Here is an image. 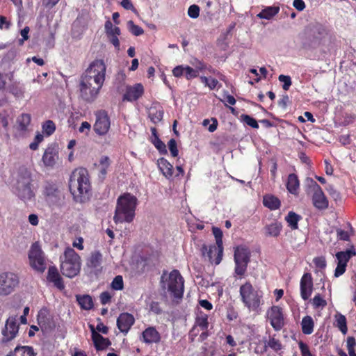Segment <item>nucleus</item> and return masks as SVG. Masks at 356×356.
<instances>
[{"mask_svg":"<svg viewBox=\"0 0 356 356\" xmlns=\"http://www.w3.org/2000/svg\"><path fill=\"white\" fill-rule=\"evenodd\" d=\"M157 165L162 174L170 179L173 175V166L168 161L164 158H161L157 161Z\"/></svg>","mask_w":356,"mask_h":356,"instance_id":"24","label":"nucleus"},{"mask_svg":"<svg viewBox=\"0 0 356 356\" xmlns=\"http://www.w3.org/2000/svg\"><path fill=\"white\" fill-rule=\"evenodd\" d=\"M298 346L302 356H313L309 350V346L306 343L302 341H300L298 343Z\"/></svg>","mask_w":356,"mask_h":356,"instance_id":"51","label":"nucleus"},{"mask_svg":"<svg viewBox=\"0 0 356 356\" xmlns=\"http://www.w3.org/2000/svg\"><path fill=\"white\" fill-rule=\"evenodd\" d=\"M29 222L33 226L38 225L39 223L38 216L36 214H30L29 216Z\"/></svg>","mask_w":356,"mask_h":356,"instance_id":"64","label":"nucleus"},{"mask_svg":"<svg viewBox=\"0 0 356 356\" xmlns=\"http://www.w3.org/2000/svg\"><path fill=\"white\" fill-rule=\"evenodd\" d=\"M14 194L24 202L32 201L35 193L32 188L31 173L27 169H21L13 186Z\"/></svg>","mask_w":356,"mask_h":356,"instance_id":"4","label":"nucleus"},{"mask_svg":"<svg viewBox=\"0 0 356 356\" xmlns=\"http://www.w3.org/2000/svg\"><path fill=\"white\" fill-rule=\"evenodd\" d=\"M106 65L102 59L93 60L81 75L79 88V97L88 103L98 97L106 79Z\"/></svg>","mask_w":356,"mask_h":356,"instance_id":"1","label":"nucleus"},{"mask_svg":"<svg viewBox=\"0 0 356 356\" xmlns=\"http://www.w3.org/2000/svg\"><path fill=\"white\" fill-rule=\"evenodd\" d=\"M60 269L62 274L67 277H74L81 270V261L80 256L70 247L65 249L60 256Z\"/></svg>","mask_w":356,"mask_h":356,"instance_id":"5","label":"nucleus"},{"mask_svg":"<svg viewBox=\"0 0 356 356\" xmlns=\"http://www.w3.org/2000/svg\"><path fill=\"white\" fill-rule=\"evenodd\" d=\"M293 5L299 11L303 10L305 8V3L302 0H294Z\"/></svg>","mask_w":356,"mask_h":356,"instance_id":"62","label":"nucleus"},{"mask_svg":"<svg viewBox=\"0 0 356 356\" xmlns=\"http://www.w3.org/2000/svg\"><path fill=\"white\" fill-rule=\"evenodd\" d=\"M129 31L134 35L138 36L143 34V29L138 25L134 24L133 21H129L127 22Z\"/></svg>","mask_w":356,"mask_h":356,"instance_id":"41","label":"nucleus"},{"mask_svg":"<svg viewBox=\"0 0 356 356\" xmlns=\"http://www.w3.org/2000/svg\"><path fill=\"white\" fill-rule=\"evenodd\" d=\"M31 122V115L27 113L20 115L15 124V135L18 137H23L29 131V127Z\"/></svg>","mask_w":356,"mask_h":356,"instance_id":"18","label":"nucleus"},{"mask_svg":"<svg viewBox=\"0 0 356 356\" xmlns=\"http://www.w3.org/2000/svg\"><path fill=\"white\" fill-rule=\"evenodd\" d=\"M301 217L293 211H290L288 215L285 217V220L288 223V225L292 229H298V222L300 220Z\"/></svg>","mask_w":356,"mask_h":356,"instance_id":"36","label":"nucleus"},{"mask_svg":"<svg viewBox=\"0 0 356 356\" xmlns=\"http://www.w3.org/2000/svg\"><path fill=\"white\" fill-rule=\"evenodd\" d=\"M356 345L355 339L353 337H348L347 339V349L348 351L351 350H354L355 346Z\"/></svg>","mask_w":356,"mask_h":356,"instance_id":"63","label":"nucleus"},{"mask_svg":"<svg viewBox=\"0 0 356 356\" xmlns=\"http://www.w3.org/2000/svg\"><path fill=\"white\" fill-rule=\"evenodd\" d=\"M241 118L242 121L243 122H245L246 124H248V126H250L252 128H254V129L259 128V124H258L257 120L255 119H254L253 118H252L251 116H250L248 115L243 114V115H241Z\"/></svg>","mask_w":356,"mask_h":356,"instance_id":"43","label":"nucleus"},{"mask_svg":"<svg viewBox=\"0 0 356 356\" xmlns=\"http://www.w3.org/2000/svg\"><path fill=\"white\" fill-rule=\"evenodd\" d=\"M356 252L353 248L351 249L347 250L346 251L339 252L336 254V257L338 260V263L344 264L347 266V263L349 259L354 255H355Z\"/></svg>","mask_w":356,"mask_h":356,"instance_id":"29","label":"nucleus"},{"mask_svg":"<svg viewBox=\"0 0 356 356\" xmlns=\"http://www.w3.org/2000/svg\"><path fill=\"white\" fill-rule=\"evenodd\" d=\"M185 66L179 65L173 69L172 74L175 77H180L182 75L185 74Z\"/></svg>","mask_w":356,"mask_h":356,"instance_id":"57","label":"nucleus"},{"mask_svg":"<svg viewBox=\"0 0 356 356\" xmlns=\"http://www.w3.org/2000/svg\"><path fill=\"white\" fill-rule=\"evenodd\" d=\"M111 287L114 290H122L123 289V279L121 275L116 276L111 282Z\"/></svg>","mask_w":356,"mask_h":356,"instance_id":"46","label":"nucleus"},{"mask_svg":"<svg viewBox=\"0 0 356 356\" xmlns=\"http://www.w3.org/2000/svg\"><path fill=\"white\" fill-rule=\"evenodd\" d=\"M91 126L90 124L88 122H83L79 128V131L80 133H83L88 134L90 130Z\"/></svg>","mask_w":356,"mask_h":356,"instance_id":"59","label":"nucleus"},{"mask_svg":"<svg viewBox=\"0 0 356 356\" xmlns=\"http://www.w3.org/2000/svg\"><path fill=\"white\" fill-rule=\"evenodd\" d=\"M202 254L204 257H207L211 264L218 265L222 258L223 246L213 244L203 245L201 249Z\"/></svg>","mask_w":356,"mask_h":356,"instance_id":"13","label":"nucleus"},{"mask_svg":"<svg viewBox=\"0 0 356 356\" xmlns=\"http://www.w3.org/2000/svg\"><path fill=\"white\" fill-rule=\"evenodd\" d=\"M314 323L310 316H305L301 321L302 331L305 334H310L314 331Z\"/></svg>","mask_w":356,"mask_h":356,"instance_id":"30","label":"nucleus"},{"mask_svg":"<svg viewBox=\"0 0 356 356\" xmlns=\"http://www.w3.org/2000/svg\"><path fill=\"white\" fill-rule=\"evenodd\" d=\"M58 160V148L54 145H49L42 156V161L46 166H54Z\"/></svg>","mask_w":356,"mask_h":356,"instance_id":"19","label":"nucleus"},{"mask_svg":"<svg viewBox=\"0 0 356 356\" xmlns=\"http://www.w3.org/2000/svg\"><path fill=\"white\" fill-rule=\"evenodd\" d=\"M47 279L49 282H52L59 290H63L65 288L63 279L56 266H54L49 268Z\"/></svg>","mask_w":356,"mask_h":356,"instance_id":"22","label":"nucleus"},{"mask_svg":"<svg viewBox=\"0 0 356 356\" xmlns=\"http://www.w3.org/2000/svg\"><path fill=\"white\" fill-rule=\"evenodd\" d=\"M111 165L110 159L107 156H102L97 163H95V167L100 174L102 177H104L107 173L108 169Z\"/></svg>","mask_w":356,"mask_h":356,"instance_id":"26","label":"nucleus"},{"mask_svg":"<svg viewBox=\"0 0 356 356\" xmlns=\"http://www.w3.org/2000/svg\"><path fill=\"white\" fill-rule=\"evenodd\" d=\"M337 327L340 330V331L346 334L347 333L348 329L346 326V318L343 315H339L337 318Z\"/></svg>","mask_w":356,"mask_h":356,"instance_id":"42","label":"nucleus"},{"mask_svg":"<svg viewBox=\"0 0 356 356\" xmlns=\"http://www.w3.org/2000/svg\"><path fill=\"white\" fill-rule=\"evenodd\" d=\"M7 356H35V354L30 346H18Z\"/></svg>","mask_w":356,"mask_h":356,"instance_id":"27","label":"nucleus"},{"mask_svg":"<svg viewBox=\"0 0 356 356\" xmlns=\"http://www.w3.org/2000/svg\"><path fill=\"white\" fill-rule=\"evenodd\" d=\"M263 203L265 207L271 210L277 209L280 206L279 199L273 195H266L264 197Z\"/></svg>","mask_w":356,"mask_h":356,"instance_id":"33","label":"nucleus"},{"mask_svg":"<svg viewBox=\"0 0 356 356\" xmlns=\"http://www.w3.org/2000/svg\"><path fill=\"white\" fill-rule=\"evenodd\" d=\"M185 76L188 80L195 78L198 76L197 70H195L189 66H185Z\"/></svg>","mask_w":356,"mask_h":356,"instance_id":"49","label":"nucleus"},{"mask_svg":"<svg viewBox=\"0 0 356 356\" xmlns=\"http://www.w3.org/2000/svg\"><path fill=\"white\" fill-rule=\"evenodd\" d=\"M118 35H120V34L107 35L110 42L113 44L117 50H120V41L118 40Z\"/></svg>","mask_w":356,"mask_h":356,"instance_id":"56","label":"nucleus"},{"mask_svg":"<svg viewBox=\"0 0 356 356\" xmlns=\"http://www.w3.org/2000/svg\"><path fill=\"white\" fill-rule=\"evenodd\" d=\"M200 81L203 83L205 86L208 87L211 90H213L216 88L218 84V81L212 77L200 76Z\"/></svg>","mask_w":356,"mask_h":356,"instance_id":"38","label":"nucleus"},{"mask_svg":"<svg viewBox=\"0 0 356 356\" xmlns=\"http://www.w3.org/2000/svg\"><path fill=\"white\" fill-rule=\"evenodd\" d=\"M58 190L54 184H48L46 185L43 194L49 200H54L58 195Z\"/></svg>","mask_w":356,"mask_h":356,"instance_id":"35","label":"nucleus"},{"mask_svg":"<svg viewBox=\"0 0 356 356\" xmlns=\"http://www.w3.org/2000/svg\"><path fill=\"white\" fill-rule=\"evenodd\" d=\"M168 148L171 153V155L173 157H176L178 155V149L177 147V142L175 139L172 138L169 140L168 143Z\"/></svg>","mask_w":356,"mask_h":356,"instance_id":"50","label":"nucleus"},{"mask_svg":"<svg viewBox=\"0 0 356 356\" xmlns=\"http://www.w3.org/2000/svg\"><path fill=\"white\" fill-rule=\"evenodd\" d=\"M330 195L334 200L340 199V193L334 188L332 185H328L326 188Z\"/></svg>","mask_w":356,"mask_h":356,"instance_id":"53","label":"nucleus"},{"mask_svg":"<svg viewBox=\"0 0 356 356\" xmlns=\"http://www.w3.org/2000/svg\"><path fill=\"white\" fill-rule=\"evenodd\" d=\"M76 300L83 309L89 310L93 307L92 298L88 295L76 296Z\"/></svg>","mask_w":356,"mask_h":356,"instance_id":"34","label":"nucleus"},{"mask_svg":"<svg viewBox=\"0 0 356 356\" xmlns=\"http://www.w3.org/2000/svg\"><path fill=\"white\" fill-rule=\"evenodd\" d=\"M307 193L312 195L313 205L319 210H324L328 207V200L321 186L312 178H307Z\"/></svg>","mask_w":356,"mask_h":356,"instance_id":"8","label":"nucleus"},{"mask_svg":"<svg viewBox=\"0 0 356 356\" xmlns=\"http://www.w3.org/2000/svg\"><path fill=\"white\" fill-rule=\"evenodd\" d=\"M111 296L107 291H104V292L102 293L100 295V300H101L102 304H103V305H106V304L108 303L111 300Z\"/></svg>","mask_w":356,"mask_h":356,"instance_id":"61","label":"nucleus"},{"mask_svg":"<svg viewBox=\"0 0 356 356\" xmlns=\"http://www.w3.org/2000/svg\"><path fill=\"white\" fill-rule=\"evenodd\" d=\"M280 11L278 6H268L263 9L258 15L257 17L260 19H270L276 15Z\"/></svg>","mask_w":356,"mask_h":356,"instance_id":"28","label":"nucleus"},{"mask_svg":"<svg viewBox=\"0 0 356 356\" xmlns=\"http://www.w3.org/2000/svg\"><path fill=\"white\" fill-rule=\"evenodd\" d=\"M69 187L74 199L82 202L90 188L87 170L84 168L74 170L70 178Z\"/></svg>","mask_w":356,"mask_h":356,"instance_id":"3","label":"nucleus"},{"mask_svg":"<svg viewBox=\"0 0 356 356\" xmlns=\"http://www.w3.org/2000/svg\"><path fill=\"white\" fill-rule=\"evenodd\" d=\"M28 259L30 266L35 271L42 273L46 269L45 254L38 242L33 243L29 250Z\"/></svg>","mask_w":356,"mask_h":356,"instance_id":"9","label":"nucleus"},{"mask_svg":"<svg viewBox=\"0 0 356 356\" xmlns=\"http://www.w3.org/2000/svg\"><path fill=\"white\" fill-rule=\"evenodd\" d=\"M346 265L338 263L337 266L334 271V276L336 277H338L341 276V275H343L346 271Z\"/></svg>","mask_w":356,"mask_h":356,"instance_id":"58","label":"nucleus"},{"mask_svg":"<svg viewBox=\"0 0 356 356\" xmlns=\"http://www.w3.org/2000/svg\"><path fill=\"white\" fill-rule=\"evenodd\" d=\"M195 325L203 331L206 330L209 325L208 316L205 314H200L196 318Z\"/></svg>","mask_w":356,"mask_h":356,"instance_id":"37","label":"nucleus"},{"mask_svg":"<svg viewBox=\"0 0 356 356\" xmlns=\"http://www.w3.org/2000/svg\"><path fill=\"white\" fill-rule=\"evenodd\" d=\"M96 121L94 124V130L99 135L106 134L110 129V120L104 111H97L95 114Z\"/></svg>","mask_w":356,"mask_h":356,"instance_id":"14","label":"nucleus"},{"mask_svg":"<svg viewBox=\"0 0 356 356\" xmlns=\"http://www.w3.org/2000/svg\"><path fill=\"white\" fill-rule=\"evenodd\" d=\"M134 321L135 319L131 314L122 313L117 319V325L120 332L127 333L134 325Z\"/></svg>","mask_w":356,"mask_h":356,"instance_id":"20","label":"nucleus"},{"mask_svg":"<svg viewBox=\"0 0 356 356\" xmlns=\"http://www.w3.org/2000/svg\"><path fill=\"white\" fill-rule=\"evenodd\" d=\"M267 318L275 331H280L284 326V314L279 306H272L267 311Z\"/></svg>","mask_w":356,"mask_h":356,"instance_id":"12","label":"nucleus"},{"mask_svg":"<svg viewBox=\"0 0 356 356\" xmlns=\"http://www.w3.org/2000/svg\"><path fill=\"white\" fill-rule=\"evenodd\" d=\"M266 347H269L275 351H278L282 349V344L279 340L272 337L270 338L267 344L265 346V349Z\"/></svg>","mask_w":356,"mask_h":356,"instance_id":"44","label":"nucleus"},{"mask_svg":"<svg viewBox=\"0 0 356 356\" xmlns=\"http://www.w3.org/2000/svg\"><path fill=\"white\" fill-rule=\"evenodd\" d=\"M213 233L215 236L216 241V243L215 244L222 246V233L221 230L218 228L214 227L213 229Z\"/></svg>","mask_w":356,"mask_h":356,"instance_id":"54","label":"nucleus"},{"mask_svg":"<svg viewBox=\"0 0 356 356\" xmlns=\"http://www.w3.org/2000/svg\"><path fill=\"white\" fill-rule=\"evenodd\" d=\"M184 281L183 277L177 270H173L165 278L161 276V284L163 289H167L175 298L182 297L184 291Z\"/></svg>","mask_w":356,"mask_h":356,"instance_id":"6","label":"nucleus"},{"mask_svg":"<svg viewBox=\"0 0 356 356\" xmlns=\"http://www.w3.org/2000/svg\"><path fill=\"white\" fill-rule=\"evenodd\" d=\"M143 341L145 343H159L161 340V335L154 327H148L142 333Z\"/></svg>","mask_w":356,"mask_h":356,"instance_id":"23","label":"nucleus"},{"mask_svg":"<svg viewBox=\"0 0 356 356\" xmlns=\"http://www.w3.org/2000/svg\"><path fill=\"white\" fill-rule=\"evenodd\" d=\"M300 182L298 178L295 174H290L288 177L286 188L288 191L293 195H297L298 193Z\"/></svg>","mask_w":356,"mask_h":356,"instance_id":"25","label":"nucleus"},{"mask_svg":"<svg viewBox=\"0 0 356 356\" xmlns=\"http://www.w3.org/2000/svg\"><path fill=\"white\" fill-rule=\"evenodd\" d=\"M102 255L99 252H92L88 260L87 265L91 268H97L101 266Z\"/></svg>","mask_w":356,"mask_h":356,"instance_id":"32","label":"nucleus"},{"mask_svg":"<svg viewBox=\"0 0 356 356\" xmlns=\"http://www.w3.org/2000/svg\"><path fill=\"white\" fill-rule=\"evenodd\" d=\"M152 143L161 152H166L165 145L158 137H156Z\"/></svg>","mask_w":356,"mask_h":356,"instance_id":"55","label":"nucleus"},{"mask_svg":"<svg viewBox=\"0 0 356 356\" xmlns=\"http://www.w3.org/2000/svg\"><path fill=\"white\" fill-rule=\"evenodd\" d=\"M105 31L107 35L120 34V29L114 26L110 20H107L105 23Z\"/></svg>","mask_w":356,"mask_h":356,"instance_id":"39","label":"nucleus"},{"mask_svg":"<svg viewBox=\"0 0 356 356\" xmlns=\"http://www.w3.org/2000/svg\"><path fill=\"white\" fill-rule=\"evenodd\" d=\"M313 262L315 264L316 267L319 269H323L326 266L325 259L323 257H315L313 259Z\"/></svg>","mask_w":356,"mask_h":356,"instance_id":"52","label":"nucleus"},{"mask_svg":"<svg viewBox=\"0 0 356 356\" xmlns=\"http://www.w3.org/2000/svg\"><path fill=\"white\" fill-rule=\"evenodd\" d=\"M144 93V87L141 83L127 86L123 95V100L134 102L138 99Z\"/></svg>","mask_w":356,"mask_h":356,"instance_id":"17","label":"nucleus"},{"mask_svg":"<svg viewBox=\"0 0 356 356\" xmlns=\"http://www.w3.org/2000/svg\"><path fill=\"white\" fill-rule=\"evenodd\" d=\"M300 296L305 300L309 299L313 291V280L310 273H305L300 282Z\"/></svg>","mask_w":356,"mask_h":356,"instance_id":"16","label":"nucleus"},{"mask_svg":"<svg viewBox=\"0 0 356 356\" xmlns=\"http://www.w3.org/2000/svg\"><path fill=\"white\" fill-rule=\"evenodd\" d=\"M92 332V339L97 350H102L108 348L111 345L108 339L103 337L98 333L94 326L90 325Z\"/></svg>","mask_w":356,"mask_h":356,"instance_id":"21","label":"nucleus"},{"mask_svg":"<svg viewBox=\"0 0 356 356\" xmlns=\"http://www.w3.org/2000/svg\"><path fill=\"white\" fill-rule=\"evenodd\" d=\"M266 236L277 237L280 235L282 230V225L280 222H273L266 225L264 228Z\"/></svg>","mask_w":356,"mask_h":356,"instance_id":"31","label":"nucleus"},{"mask_svg":"<svg viewBox=\"0 0 356 356\" xmlns=\"http://www.w3.org/2000/svg\"><path fill=\"white\" fill-rule=\"evenodd\" d=\"M200 10L198 6L195 4L191 5L188 9V15L192 19H196L200 15Z\"/></svg>","mask_w":356,"mask_h":356,"instance_id":"47","label":"nucleus"},{"mask_svg":"<svg viewBox=\"0 0 356 356\" xmlns=\"http://www.w3.org/2000/svg\"><path fill=\"white\" fill-rule=\"evenodd\" d=\"M56 130V125L51 120H47L42 124V131L47 136H51Z\"/></svg>","mask_w":356,"mask_h":356,"instance_id":"40","label":"nucleus"},{"mask_svg":"<svg viewBox=\"0 0 356 356\" xmlns=\"http://www.w3.org/2000/svg\"><path fill=\"white\" fill-rule=\"evenodd\" d=\"M313 306L315 308L324 307L327 302L319 294L316 295L312 300Z\"/></svg>","mask_w":356,"mask_h":356,"instance_id":"45","label":"nucleus"},{"mask_svg":"<svg viewBox=\"0 0 356 356\" xmlns=\"http://www.w3.org/2000/svg\"><path fill=\"white\" fill-rule=\"evenodd\" d=\"M29 28L28 26H26L20 31V34L22 37V39L19 40V44H23L24 40H27L29 39Z\"/></svg>","mask_w":356,"mask_h":356,"instance_id":"60","label":"nucleus"},{"mask_svg":"<svg viewBox=\"0 0 356 356\" xmlns=\"http://www.w3.org/2000/svg\"><path fill=\"white\" fill-rule=\"evenodd\" d=\"M240 296L249 310H257L261 303V295L253 288L251 284L247 282L240 287Z\"/></svg>","mask_w":356,"mask_h":356,"instance_id":"7","label":"nucleus"},{"mask_svg":"<svg viewBox=\"0 0 356 356\" xmlns=\"http://www.w3.org/2000/svg\"><path fill=\"white\" fill-rule=\"evenodd\" d=\"M19 283L17 274L13 272H3L0 273V296H6L11 294Z\"/></svg>","mask_w":356,"mask_h":356,"instance_id":"11","label":"nucleus"},{"mask_svg":"<svg viewBox=\"0 0 356 356\" xmlns=\"http://www.w3.org/2000/svg\"><path fill=\"white\" fill-rule=\"evenodd\" d=\"M279 81L283 83L282 88L284 90H288L291 86V79L289 76L281 74L278 78Z\"/></svg>","mask_w":356,"mask_h":356,"instance_id":"48","label":"nucleus"},{"mask_svg":"<svg viewBox=\"0 0 356 356\" xmlns=\"http://www.w3.org/2000/svg\"><path fill=\"white\" fill-rule=\"evenodd\" d=\"M17 321L16 317L14 316H10L7 319L5 327L2 330L3 341H9L16 337L18 332Z\"/></svg>","mask_w":356,"mask_h":356,"instance_id":"15","label":"nucleus"},{"mask_svg":"<svg viewBox=\"0 0 356 356\" xmlns=\"http://www.w3.org/2000/svg\"><path fill=\"white\" fill-rule=\"evenodd\" d=\"M136 205L137 198L130 193H124L120 196L113 216L114 222L116 224L124 222H131L135 216Z\"/></svg>","mask_w":356,"mask_h":356,"instance_id":"2","label":"nucleus"},{"mask_svg":"<svg viewBox=\"0 0 356 356\" xmlns=\"http://www.w3.org/2000/svg\"><path fill=\"white\" fill-rule=\"evenodd\" d=\"M234 260L235 264L234 272L236 275L242 276L247 270L250 261V251L245 245H238L234 248Z\"/></svg>","mask_w":356,"mask_h":356,"instance_id":"10","label":"nucleus"}]
</instances>
